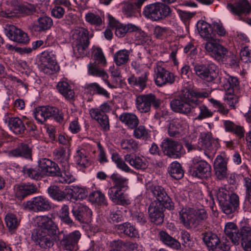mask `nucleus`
<instances>
[{
  "mask_svg": "<svg viewBox=\"0 0 251 251\" xmlns=\"http://www.w3.org/2000/svg\"><path fill=\"white\" fill-rule=\"evenodd\" d=\"M225 235L235 246L241 244L245 251H251V228L248 226L238 227L233 222L226 224L224 228Z\"/></svg>",
  "mask_w": 251,
  "mask_h": 251,
  "instance_id": "f257e3e1",
  "label": "nucleus"
},
{
  "mask_svg": "<svg viewBox=\"0 0 251 251\" xmlns=\"http://www.w3.org/2000/svg\"><path fill=\"white\" fill-rule=\"evenodd\" d=\"M197 90L185 89L177 97L171 100L170 105L171 109L175 112L188 115L192 111L193 104H197L195 96L203 97V94L196 93Z\"/></svg>",
  "mask_w": 251,
  "mask_h": 251,
  "instance_id": "f03ea898",
  "label": "nucleus"
},
{
  "mask_svg": "<svg viewBox=\"0 0 251 251\" xmlns=\"http://www.w3.org/2000/svg\"><path fill=\"white\" fill-rule=\"evenodd\" d=\"M215 195L222 211L229 215L237 211L239 208V197L235 193L229 194L223 187L215 190Z\"/></svg>",
  "mask_w": 251,
  "mask_h": 251,
  "instance_id": "7ed1b4c3",
  "label": "nucleus"
},
{
  "mask_svg": "<svg viewBox=\"0 0 251 251\" xmlns=\"http://www.w3.org/2000/svg\"><path fill=\"white\" fill-rule=\"evenodd\" d=\"M172 10L170 6L162 2H155L147 5L142 14L147 19L156 22L163 20L171 16Z\"/></svg>",
  "mask_w": 251,
  "mask_h": 251,
  "instance_id": "20e7f679",
  "label": "nucleus"
},
{
  "mask_svg": "<svg viewBox=\"0 0 251 251\" xmlns=\"http://www.w3.org/2000/svg\"><path fill=\"white\" fill-rule=\"evenodd\" d=\"M145 186L147 193L154 198L151 202L165 204L169 207L171 205H174V202L162 186L153 181H148Z\"/></svg>",
  "mask_w": 251,
  "mask_h": 251,
  "instance_id": "39448f33",
  "label": "nucleus"
},
{
  "mask_svg": "<svg viewBox=\"0 0 251 251\" xmlns=\"http://www.w3.org/2000/svg\"><path fill=\"white\" fill-rule=\"evenodd\" d=\"M112 109V103L108 101L100 105L98 108H91L89 111L91 118L96 120L105 131L109 130L110 127L109 119L105 113L110 112Z\"/></svg>",
  "mask_w": 251,
  "mask_h": 251,
  "instance_id": "423d86ee",
  "label": "nucleus"
},
{
  "mask_svg": "<svg viewBox=\"0 0 251 251\" xmlns=\"http://www.w3.org/2000/svg\"><path fill=\"white\" fill-rule=\"evenodd\" d=\"M160 146L164 155L173 159L180 158L185 153L181 143L171 138L164 139Z\"/></svg>",
  "mask_w": 251,
  "mask_h": 251,
  "instance_id": "0eeeda50",
  "label": "nucleus"
},
{
  "mask_svg": "<svg viewBox=\"0 0 251 251\" xmlns=\"http://www.w3.org/2000/svg\"><path fill=\"white\" fill-rule=\"evenodd\" d=\"M188 173L194 177L206 178L211 176V167L206 161L194 158L189 167Z\"/></svg>",
  "mask_w": 251,
  "mask_h": 251,
  "instance_id": "6e6552de",
  "label": "nucleus"
},
{
  "mask_svg": "<svg viewBox=\"0 0 251 251\" xmlns=\"http://www.w3.org/2000/svg\"><path fill=\"white\" fill-rule=\"evenodd\" d=\"M136 104L137 109L141 113H147L151 110V105L157 109L161 104V100L152 94L141 95L137 97Z\"/></svg>",
  "mask_w": 251,
  "mask_h": 251,
  "instance_id": "1a4fd4ad",
  "label": "nucleus"
},
{
  "mask_svg": "<svg viewBox=\"0 0 251 251\" xmlns=\"http://www.w3.org/2000/svg\"><path fill=\"white\" fill-rule=\"evenodd\" d=\"M194 71L198 76L208 82L214 81L219 75L218 67L214 63L197 64L194 67Z\"/></svg>",
  "mask_w": 251,
  "mask_h": 251,
  "instance_id": "9d476101",
  "label": "nucleus"
},
{
  "mask_svg": "<svg viewBox=\"0 0 251 251\" xmlns=\"http://www.w3.org/2000/svg\"><path fill=\"white\" fill-rule=\"evenodd\" d=\"M23 206L25 209L34 212L48 211L51 207L49 200L42 196L33 197L24 202Z\"/></svg>",
  "mask_w": 251,
  "mask_h": 251,
  "instance_id": "9b49d317",
  "label": "nucleus"
},
{
  "mask_svg": "<svg viewBox=\"0 0 251 251\" xmlns=\"http://www.w3.org/2000/svg\"><path fill=\"white\" fill-rule=\"evenodd\" d=\"M174 207V205H171L169 207L165 204L151 202L148 207L149 217L151 222L157 225H161L164 221V211L165 209L172 210Z\"/></svg>",
  "mask_w": 251,
  "mask_h": 251,
  "instance_id": "f8f14e48",
  "label": "nucleus"
},
{
  "mask_svg": "<svg viewBox=\"0 0 251 251\" xmlns=\"http://www.w3.org/2000/svg\"><path fill=\"white\" fill-rule=\"evenodd\" d=\"M40 68L45 74H51L59 70L55 56L52 51L43 52L40 57Z\"/></svg>",
  "mask_w": 251,
  "mask_h": 251,
  "instance_id": "ddd939ff",
  "label": "nucleus"
},
{
  "mask_svg": "<svg viewBox=\"0 0 251 251\" xmlns=\"http://www.w3.org/2000/svg\"><path fill=\"white\" fill-rule=\"evenodd\" d=\"M71 213L75 220L80 224L88 223L92 215L89 207L80 202L75 203L72 205Z\"/></svg>",
  "mask_w": 251,
  "mask_h": 251,
  "instance_id": "4468645a",
  "label": "nucleus"
},
{
  "mask_svg": "<svg viewBox=\"0 0 251 251\" xmlns=\"http://www.w3.org/2000/svg\"><path fill=\"white\" fill-rule=\"evenodd\" d=\"M196 93L203 94V97H199L197 95L195 97V100H197V104H193L192 106V113H195L196 108H198L199 110V113L198 116L196 117V120H201L204 119L210 118L213 115V112L209 110L208 107L204 104L202 103L199 99L200 98H208L209 95V93L207 91L204 90H197Z\"/></svg>",
  "mask_w": 251,
  "mask_h": 251,
  "instance_id": "2eb2a0df",
  "label": "nucleus"
},
{
  "mask_svg": "<svg viewBox=\"0 0 251 251\" xmlns=\"http://www.w3.org/2000/svg\"><path fill=\"white\" fill-rule=\"evenodd\" d=\"M4 33L11 40L22 44H27L29 41L28 34L15 25H6Z\"/></svg>",
  "mask_w": 251,
  "mask_h": 251,
  "instance_id": "dca6fc26",
  "label": "nucleus"
},
{
  "mask_svg": "<svg viewBox=\"0 0 251 251\" xmlns=\"http://www.w3.org/2000/svg\"><path fill=\"white\" fill-rule=\"evenodd\" d=\"M204 48L209 56L219 62L224 61L228 52L226 48L215 41L207 42Z\"/></svg>",
  "mask_w": 251,
  "mask_h": 251,
  "instance_id": "f3484780",
  "label": "nucleus"
},
{
  "mask_svg": "<svg viewBox=\"0 0 251 251\" xmlns=\"http://www.w3.org/2000/svg\"><path fill=\"white\" fill-rule=\"evenodd\" d=\"M31 238L36 245L44 249L52 247L54 245V241L59 240L58 235V239H55L54 236L46 234L40 230H34L32 233Z\"/></svg>",
  "mask_w": 251,
  "mask_h": 251,
  "instance_id": "a211bd4d",
  "label": "nucleus"
},
{
  "mask_svg": "<svg viewBox=\"0 0 251 251\" xmlns=\"http://www.w3.org/2000/svg\"><path fill=\"white\" fill-rule=\"evenodd\" d=\"M35 230H40L46 234L54 236L55 239H58L59 231L58 227L52 219L47 216L40 217L38 228Z\"/></svg>",
  "mask_w": 251,
  "mask_h": 251,
  "instance_id": "6ab92c4d",
  "label": "nucleus"
},
{
  "mask_svg": "<svg viewBox=\"0 0 251 251\" xmlns=\"http://www.w3.org/2000/svg\"><path fill=\"white\" fill-rule=\"evenodd\" d=\"M155 72L156 75L155 82L158 86L161 87L166 84L171 85L175 81L176 76L173 73L160 66H156Z\"/></svg>",
  "mask_w": 251,
  "mask_h": 251,
  "instance_id": "aec40b11",
  "label": "nucleus"
},
{
  "mask_svg": "<svg viewBox=\"0 0 251 251\" xmlns=\"http://www.w3.org/2000/svg\"><path fill=\"white\" fill-rule=\"evenodd\" d=\"M226 8L232 14L237 16L240 20L242 15L249 14L251 10V5L248 0H239L233 4L229 3Z\"/></svg>",
  "mask_w": 251,
  "mask_h": 251,
  "instance_id": "412c9836",
  "label": "nucleus"
},
{
  "mask_svg": "<svg viewBox=\"0 0 251 251\" xmlns=\"http://www.w3.org/2000/svg\"><path fill=\"white\" fill-rule=\"evenodd\" d=\"M41 174L44 176H56L60 174V168L57 163L50 159L42 158L38 162Z\"/></svg>",
  "mask_w": 251,
  "mask_h": 251,
  "instance_id": "4be33fe9",
  "label": "nucleus"
},
{
  "mask_svg": "<svg viewBox=\"0 0 251 251\" xmlns=\"http://www.w3.org/2000/svg\"><path fill=\"white\" fill-rule=\"evenodd\" d=\"M214 139L212 134L209 132H203L200 133L198 139V144L201 150L204 151V154L208 158L212 156L211 153L215 152L213 147Z\"/></svg>",
  "mask_w": 251,
  "mask_h": 251,
  "instance_id": "5701e85b",
  "label": "nucleus"
},
{
  "mask_svg": "<svg viewBox=\"0 0 251 251\" xmlns=\"http://www.w3.org/2000/svg\"><path fill=\"white\" fill-rule=\"evenodd\" d=\"M81 234L78 230H75L64 235L60 241L62 247L65 250L74 251L77 248L78 242Z\"/></svg>",
  "mask_w": 251,
  "mask_h": 251,
  "instance_id": "b1692460",
  "label": "nucleus"
},
{
  "mask_svg": "<svg viewBox=\"0 0 251 251\" xmlns=\"http://www.w3.org/2000/svg\"><path fill=\"white\" fill-rule=\"evenodd\" d=\"M89 43L88 31L84 29L80 31L73 47L75 53L76 54L78 53L80 55L85 54L86 50Z\"/></svg>",
  "mask_w": 251,
  "mask_h": 251,
  "instance_id": "393cba45",
  "label": "nucleus"
},
{
  "mask_svg": "<svg viewBox=\"0 0 251 251\" xmlns=\"http://www.w3.org/2000/svg\"><path fill=\"white\" fill-rule=\"evenodd\" d=\"M9 157H24L25 159H32V146L29 143H22L16 148L8 152Z\"/></svg>",
  "mask_w": 251,
  "mask_h": 251,
  "instance_id": "a878e982",
  "label": "nucleus"
},
{
  "mask_svg": "<svg viewBox=\"0 0 251 251\" xmlns=\"http://www.w3.org/2000/svg\"><path fill=\"white\" fill-rule=\"evenodd\" d=\"M58 111V109L55 107L46 106H39L34 111V116L35 119L40 123H43L46 120L52 117Z\"/></svg>",
  "mask_w": 251,
  "mask_h": 251,
  "instance_id": "bb28decb",
  "label": "nucleus"
},
{
  "mask_svg": "<svg viewBox=\"0 0 251 251\" xmlns=\"http://www.w3.org/2000/svg\"><path fill=\"white\" fill-rule=\"evenodd\" d=\"M122 190L110 187L108 189L107 194L110 200L115 204L123 206L128 205L130 201Z\"/></svg>",
  "mask_w": 251,
  "mask_h": 251,
  "instance_id": "cd10ccee",
  "label": "nucleus"
},
{
  "mask_svg": "<svg viewBox=\"0 0 251 251\" xmlns=\"http://www.w3.org/2000/svg\"><path fill=\"white\" fill-rule=\"evenodd\" d=\"M37 190L36 185L33 183H22L17 187L15 196L18 200H22L27 196L36 193Z\"/></svg>",
  "mask_w": 251,
  "mask_h": 251,
  "instance_id": "c85d7f7f",
  "label": "nucleus"
},
{
  "mask_svg": "<svg viewBox=\"0 0 251 251\" xmlns=\"http://www.w3.org/2000/svg\"><path fill=\"white\" fill-rule=\"evenodd\" d=\"M52 25V19L49 16L43 15L37 19L32 25V27L34 31L42 33L50 29Z\"/></svg>",
  "mask_w": 251,
  "mask_h": 251,
  "instance_id": "c756f323",
  "label": "nucleus"
},
{
  "mask_svg": "<svg viewBox=\"0 0 251 251\" xmlns=\"http://www.w3.org/2000/svg\"><path fill=\"white\" fill-rule=\"evenodd\" d=\"M201 236L209 251H216V246L220 242V238L217 234L211 231H204Z\"/></svg>",
  "mask_w": 251,
  "mask_h": 251,
  "instance_id": "7c9ffc66",
  "label": "nucleus"
},
{
  "mask_svg": "<svg viewBox=\"0 0 251 251\" xmlns=\"http://www.w3.org/2000/svg\"><path fill=\"white\" fill-rule=\"evenodd\" d=\"M100 66H102L96 62L90 63L88 66V73L89 75L93 76L101 77L109 87L111 88H115L116 86L111 84L108 81L107 79L108 77L107 75Z\"/></svg>",
  "mask_w": 251,
  "mask_h": 251,
  "instance_id": "2f4dec72",
  "label": "nucleus"
},
{
  "mask_svg": "<svg viewBox=\"0 0 251 251\" xmlns=\"http://www.w3.org/2000/svg\"><path fill=\"white\" fill-rule=\"evenodd\" d=\"M214 169L218 179L223 180L226 177L227 163L221 155H218L215 160Z\"/></svg>",
  "mask_w": 251,
  "mask_h": 251,
  "instance_id": "473e14b6",
  "label": "nucleus"
},
{
  "mask_svg": "<svg viewBox=\"0 0 251 251\" xmlns=\"http://www.w3.org/2000/svg\"><path fill=\"white\" fill-rule=\"evenodd\" d=\"M158 238L163 244L170 248L176 250H178L181 248V246L180 242L165 231H160L158 234Z\"/></svg>",
  "mask_w": 251,
  "mask_h": 251,
  "instance_id": "72a5a7b5",
  "label": "nucleus"
},
{
  "mask_svg": "<svg viewBox=\"0 0 251 251\" xmlns=\"http://www.w3.org/2000/svg\"><path fill=\"white\" fill-rule=\"evenodd\" d=\"M7 121L9 129L15 134H22L25 132L26 127L22 120L19 117H8Z\"/></svg>",
  "mask_w": 251,
  "mask_h": 251,
  "instance_id": "f704fd0d",
  "label": "nucleus"
},
{
  "mask_svg": "<svg viewBox=\"0 0 251 251\" xmlns=\"http://www.w3.org/2000/svg\"><path fill=\"white\" fill-rule=\"evenodd\" d=\"M223 125L226 132L236 135L239 139L244 137L245 131L243 126L237 125L230 120H224Z\"/></svg>",
  "mask_w": 251,
  "mask_h": 251,
  "instance_id": "c9c22d12",
  "label": "nucleus"
},
{
  "mask_svg": "<svg viewBox=\"0 0 251 251\" xmlns=\"http://www.w3.org/2000/svg\"><path fill=\"white\" fill-rule=\"evenodd\" d=\"M148 75V72H145L139 77L132 75L128 78V82L135 88L142 91L146 87Z\"/></svg>",
  "mask_w": 251,
  "mask_h": 251,
  "instance_id": "e433bc0d",
  "label": "nucleus"
},
{
  "mask_svg": "<svg viewBox=\"0 0 251 251\" xmlns=\"http://www.w3.org/2000/svg\"><path fill=\"white\" fill-rule=\"evenodd\" d=\"M119 120L129 128L134 129L138 126L139 121L136 115L128 112H124L121 114Z\"/></svg>",
  "mask_w": 251,
  "mask_h": 251,
  "instance_id": "4c0bfd02",
  "label": "nucleus"
},
{
  "mask_svg": "<svg viewBox=\"0 0 251 251\" xmlns=\"http://www.w3.org/2000/svg\"><path fill=\"white\" fill-rule=\"evenodd\" d=\"M74 158L75 163L80 169H84L91 165L89 157L85 150L83 149L76 151Z\"/></svg>",
  "mask_w": 251,
  "mask_h": 251,
  "instance_id": "58836bf2",
  "label": "nucleus"
},
{
  "mask_svg": "<svg viewBox=\"0 0 251 251\" xmlns=\"http://www.w3.org/2000/svg\"><path fill=\"white\" fill-rule=\"evenodd\" d=\"M4 220L9 231L11 234L15 233L20 225V218L13 213H9L5 215Z\"/></svg>",
  "mask_w": 251,
  "mask_h": 251,
  "instance_id": "ea45409f",
  "label": "nucleus"
},
{
  "mask_svg": "<svg viewBox=\"0 0 251 251\" xmlns=\"http://www.w3.org/2000/svg\"><path fill=\"white\" fill-rule=\"evenodd\" d=\"M117 229L121 233L131 238L138 237V230L130 223L126 222L117 226Z\"/></svg>",
  "mask_w": 251,
  "mask_h": 251,
  "instance_id": "a19ab883",
  "label": "nucleus"
},
{
  "mask_svg": "<svg viewBox=\"0 0 251 251\" xmlns=\"http://www.w3.org/2000/svg\"><path fill=\"white\" fill-rule=\"evenodd\" d=\"M186 123L184 121L177 119L170 124L168 134L171 137H177L183 131Z\"/></svg>",
  "mask_w": 251,
  "mask_h": 251,
  "instance_id": "79ce46f5",
  "label": "nucleus"
},
{
  "mask_svg": "<svg viewBox=\"0 0 251 251\" xmlns=\"http://www.w3.org/2000/svg\"><path fill=\"white\" fill-rule=\"evenodd\" d=\"M85 89L93 95H100L106 98L110 97V94L108 91L96 82L86 84Z\"/></svg>",
  "mask_w": 251,
  "mask_h": 251,
  "instance_id": "37998d69",
  "label": "nucleus"
},
{
  "mask_svg": "<svg viewBox=\"0 0 251 251\" xmlns=\"http://www.w3.org/2000/svg\"><path fill=\"white\" fill-rule=\"evenodd\" d=\"M124 159L137 170L144 169L146 167V164L140 156L127 154L124 156Z\"/></svg>",
  "mask_w": 251,
  "mask_h": 251,
  "instance_id": "c03bdc74",
  "label": "nucleus"
},
{
  "mask_svg": "<svg viewBox=\"0 0 251 251\" xmlns=\"http://www.w3.org/2000/svg\"><path fill=\"white\" fill-rule=\"evenodd\" d=\"M49 196L53 200L58 201H62L67 198V195L56 185H51L48 189Z\"/></svg>",
  "mask_w": 251,
  "mask_h": 251,
  "instance_id": "a18cd8bd",
  "label": "nucleus"
},
{
  "mask_svg": "<svg viewBox=\"0 0 251 251\" xmlns=\"http://www.w3.org/2000/svg\"><path fill=\"white\" fill-rule=\"evenodd\" d=\"M130 51L126 49L117 51L114 55V61L118 66L126 65L129 59Z\"/></svg>",
  "mask_w": 251,
  "mask_h": 251,
  "instance_id": "49530a36",
  "label": "nucleus"
},
{
  "mask_svg": "<svg viewBox=\"0 0 251 251\" xmlns=\"http://www.w3.org/2000/svg\"><path fill=\"white\" fill-rule=\"evenodd\" d=\"M57 88L59 92L67 99H72L75 96V92L72 87L66 81L58 83Z\"/></svg>",
  "mask_w": 251,
  "mask_h": 251,
  "instance_id": "de8ad7c7",
  "label": "nucleus"
},
{
  "mask_svg": "<svg viewBox=\"0 0 251 251\" xmlns=\"http://www.w3.org/2000/svg\"><path fill=\"white\" fill-rule=\"evenodd\" d=\"M168 172L170 176L175 179H180L184 176V171L181 166L177 161L173 162L170 164Z\"/></svg>",
  "mask_w": 251,
  "mask_h": 251,
  "instance_id": "09e8293b",
  "label": "nucleus"
},
{
  "mask_svg": "<svg viewBox=\"0 0 251 251\" xmlns=\"http://www.w3.org/2000/svg\"><path fill=\"white\" fill-rule=\"evenodd\" d=\"M22 172L25 177L33 180H38L43 177L39 167L32 168L25 166L23 167Z\"/></svg>",
  "mask_w": 251,
  "mask_h": 251,
  "instance_id": "8fccbe9b",
  "label": "nucleus"
},
{
  "mask_svg": "<svg viewBox=\"0 0 251 251\" xmlns=\"http://www.w3.org/2000/svg\"><path fill=\"white\" fill-rule=\"evenodd\" d=\"M120 145L122 149L127 152H136L140 148L138 142L132 138L122 140Z\"/></svg>",
  "mask_w": 251,
  "mask_h": 251,
  "instance_id": "3c124183",
  "label": "nucleus"
},
{
  "mask_svg": "<svg viewBox=\"0 0 251 251\" xmlns=\"http://www.w3.org/2000/svg\"><path fill=\"white\" fill-rule=\"evenodd\" d=\"M114 185L111 187H115L116 189L123 190L127 187L128 179L119 175L118 174H113L110 177Z\"/></svg>",
  "mask_w": 251,
  "mask_h": 251,
  "instance_id": "603ef678",
  "label": "nucleus"
},
{
  "mask_svg": "<svg viewBox=\"0 0 251 251\" xmlns=\"http://www.w3.org/2000/svg\"><path fill=\"white\" fill-rule=\"evenodd\" d=\"M59 218L63 223L72 226L75 225L73 220L70 216L69 207L67 204H63L60 211Z\"/></svg>",
  "mask_w": 251,
  "mask_h": 251,
  "instance_id": "864d4df0",
  "label": "nucleus"
},
{
  "mask_svg": "<svg viewBox=\"0 0 251 251\" xmlns=\"http://www.w3.org/2000/svg\"><path fill=\"white\" fill-rule=\"evenodd\" d=\"M138 29L136 26L132 24L124 25L120 24L114 29L115 30V33L117 36L123 37L125 36L127 32L135 31L137 30Z\"/></svg>",
  "mask_w": 251,
  "mask_h": 251,
  "instance_id": "5fc2aeb1",
  "label": "nucleus"
},
{
  "mask_svg": "<svg viewBox=\"0 0 251 251\" xmlns=\"http://www.w3.org/2000/svg\"><path fill=\"white\" fill-rule=\"evenodd\" d=\"M195 210L192 208L182 209L179 212L180 220L184 226L188 228L189 223L194 216Z\"/></svg>",
  "mask_w": 251,
  "mask_h": 251,
  "instance_id": "6e6d98bb",
  "label": "nucleus"
},
{
  "mask_svg": "<svg viewBox=\"0 0 251 251\" xmlns=\"http://www.w3.org/2000/svg\"><path fill=\"white\" fill-rule=\"evenodd\" d=\"M243 184L245 191V203L251 207V178L249 177H244Z\"/></svg>",
  "mask_w": 251,
  "mask_h": 251,
  "instance_id": "4d7b16f0",
  "label": "nucleus"
},
{
  "mask_svg": "<svg viewBox=\"0 0 251 251\" xmlns=\"http://www.w3.org/2000/svg\"><path fill=\"white\" fill-rule=\"evenodd\" d=\"M197 29L202 37L209 38L211 37L212 28L210 25L206 22H199L197 24Z\"/></svg>",
  "mask_w": 251,
  "mask_h": 251,
  "instance_id": "13d9d810",
  "label": "nucleus"
},
{
  "mask_svg": "<svg viewBox=\"0 0 251 251\" xmlns=\"http://www.w3.org/2000/svg\"><path fill=\"white\" fill-rule=\"evenodd\" d=\"M57 181L61 183L70 184L75 181V177L72 175L69 172L64 171L62 173L60 169V174L56 176Z\"/></svg>",
  "mask_w": 251,
  "mask_h": 251,
  "instance_id": "bf43d9fd",
  "label": "nucleus"
},
{
  "mask_svg": "<svg viewBox=\"0 0 251 251\" xmlns=\"http://www.w3.org/2000/svg\"><path fill=\"white\" fill-rule=\"evenodd\" d=\"M89 199L93 202L107 205L105 201V195L100 191H96L91 193L89 195Z\"/></svg>",
  "mask_w": 251,
  "mask_h": 251,
  "instance_id": "052dcab7",
  "label": "nucleus"
},
{
  "mask_svg": "<svg viewBox=\"0 0 251 251\" xmlns=\"http://www.w3.org/2000/svg\"><path fill=\"white\" fill-rule=\"evenodd\" d=\"M135 41L139 45H150L152 43L151 37L143 31H139L136 33Z\"/></svg>",
  "mask_w": 251,
  "mask_h": 251,
  "instance_id": "680f3d73",
  "label": "nucleus"
},
{
  "mask_svg": "<svg viewBox=\"0 0 251 251\" xmlns=\"http://www.w3.org/2000/svg\"><path fill=\"white\" fill-rule=\"evenodd\" d=\"M94 59L95 62L100 64L102 67L105 66L106 64V60L103 53L101 49L97 48L94 49L93 51Z\"/></svg>",
  "mask_w": 251,
  "mask_h": 251,
  "instance_id": "e2e57ef3",
  "label": "nucleus"
},
{
  "mask_svg": "<svg viewBox=\"0 0 251 251\" xmlns=\"http://www.w3.org/2000/svg\"><path fill=\"white\" fill-rule=\"evenodd\" d=\"M85 18L87 22L96 26H100L103 22L101 18L99 15L95 14L92 12L87 13Z\"/></svg>",
  "mask_w": 251,
  "mask_h": 251,
  "instance_id": "0e129e2a",
  "label": "nucleus"
},
{
  "mask_svg": "<svg viewBox=\"0 0 251 251\" xmlns=\"http://www.w3.org/2000/svg\"><path fill=\"white\" fill-rule=\"evenodd\" d=\"M182 245L185 247L191 248L193 247L194 242L190 233L186 230H182L180 232Z\"/></svg>",
  "mask_w": 251,
  "mask_h": 251,
  "instance_id": "69168bd1",
  "label": "nucleus"
},
{
  "mask_svg": "<svg viewBox=\"0 0 251 251\" xmlns=\"http://www.w3.org/2000/svg\"><path fill=\"white\" fill-rule=\"evenodd\" d=\"M226 82L224 84L225 89L230 90L232 89L233 91L234 89L237 90L239 84V81L236 77L228 76L227 78H225Z\"/></svg>",
  "mask_w": 251,
  "mask_h": 251,
  "instance_id": "338daca9",
  "label": "nucleus"
},
{
  "mask_svg": "<svg viewBox=\"0 0 251 251\" xmlns=\"http://www.w3.org/2000/svg\"><path fill=\"white\" fill-rule=\"evenodd\" d=\"M20 11L21 13L26 15H31L36 12V7L34 5L26 3L19 6Z\"/></svg>",
  "mask_w": 251,
  "mask_h": 251,
  "instance_id": "774afa93",
  "label": "nucleus"
}]
</instances>
